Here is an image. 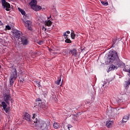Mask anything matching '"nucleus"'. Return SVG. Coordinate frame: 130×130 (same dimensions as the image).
Here are the masks:
<instances>
[{
  "mask_svg": "<svg viewBox=\"0 0 130 130\" xmlns=\"http://www.w3.org/2000/svg\"><path fill=\"white\" fill-rule=\"evenodd\" d=\"M117 59H118L117 52L116 51H112L111 53H109L108 59L106 61V63L107 64H109V63H112L114 60H117Z\"/></svg>",
  "mask_w": 130,
  "mask_h": 130,
  "instance_id": "obj_1",
  "label": "nucleus"
},
{
  "mask_svg": "<svg viewBox=\"0 0 130 130\" xmlns=\"http://www.w3.org/2000/svg\"><path fill=\"white\" fill-rule=\"evenodd\" d=\"M29 6H30L31 9L36 12L40 11V10L42 9L41 6L37 5V1L36 0H32L29 3Z\"/></svg>",
  "mask_w": 130,
  "mask_h": 130,
  "instance_id": "obj_2",
  "label": "nucleus"
},
{
  "mask_svg": "<svg viewBox=\"0 0 130 130\" xmlns=\"http://www.w3.org/2000/svg\"><path fill=\"white\" fill-rule=\"evenodd\" d=\"M17 77H18L17 75V70L16 69H13V72L10 77V85H12L14 84L15 81H16V79H17Z\"/></svg>",
  "mask_w": 130,
  "mask_h": 130,
  "instance_id": "obj_3",
  "label": "nucleus"
},
{
  "mask_svg": "<svg viewBox=\"0 0 130 130\" xmlns=\"http://www.w3.org/2000/svg\"><path fill=\"white\" fill-rule=\"evenodd\" d=\"M34 122L36 123H40L39 126L42 130H48L47 127L46 126V123H45V122L40 121L37 118L36 119V121H35Z\"/></svg>",
  "mask_w": 130,
  "mask_h": 130,
  "instance_id": "obj_4",
  "label": "nucleus"
},
{
  "mask_svg": "<svg viewBox=\"0 0 130 130\" xmlns=\"http://www.w3.org/2000/svg\"><path fill=\"white\" fill-rule=\"evenodd\" d=\"M28 17L26 18H23V21L24 23V26L28 29V30H32V27H31V22L29 21H26L28 19Z\"/></svg>",
  "mask_w": 130,
  "mask_h": 130,
  "instance_id": "obj_5",
  "label": "nucleus"
},
{
  "mask_svg": "<svg viewBox=\"0 0 130 130\" xmlns=\"http://www.w3.org/2000/svg\"><path fill=\"white\" fill-rule=\"evenodd\" d=\"M2 6L4 7V9L6 11H10V9H11V5L6 2V0H2Z\"/></svg>",
  "mask_w": 130,
  "mask_h": 130,
  "instance_id": "obj_6",
  "label": "nucleus"
},
{
  "mask_svg": "<svg viewBox=\"0 0 130 130\" xmlns=\"http://www.w3.org/2000/svg\"><path fill=\"white\" fill-rule=\"evenodd\" d=\"M13 33V35L15 39H20V38L22 36V32L19 30H15Z\"/></svg>",
  "mask_w": 130,
  "mask_h": 130,
  "instance_id": "obj_7",
  "label": "nucleus"
},
{
  "mask_svg": "<svg viewBox=\"0 0 130 130\" xmlns=\"http://www.w3.org/2000/svg\"><path fill=\"white\" fill-rule=\"evenodd\" d=\"M4 101L7 103V104H10V101L11 103H13V99L11 97L10 94H6L4 96Z\"/></svg>",
  "mask_w": 130,
  "mask_h": 130,
  "instance_id": "obj_8",
  "label": "nucleus"
},
{
  "mask_svg": "<svg viewBox=\"0 0 130 130\" xmlns=\"http://www.w3.org/2000/svg\"><path fill=\"white\" fill-rule=\"evenodd\" d=\"M52 25V22L50 20H46L45 22V27L43 26L42 30L44 31H46V27H50Z\"/></svg>",
  "mask_w": 130,
  "mask_h": 130,
  "instance_id": "obj_9",
  "label": "nucleus"
},
{
  "mask_svg": "<svg viewBox=\"0 0 130 130\" xmlns=\"http://www.w3.org/2000/svg\"><path fill=\"white\" fill-rule=\"evenodd\" d=\"M1 106H2L4 110L6 112V113H8V112H9L10 111V107H8V105L6 104V102H3L2 103Z\"/></svg>",
  "mask_w": 130,
  "mask_h": 130,
  "instance_id": "obj_10",
  "label": "nucleus"
},
{
  "mask_svg": "<svg viewBox=\"0 0 130 130\" xmlns=\"http://www.w3.org/2000/svg\"><path fill=\"white\" fill-rule=\"evenodd\" d=\"M124 68L123 69V71H124V72H127V73H128V76H129V77H130V66L128 65H126L125 66H124Z\"/></svg>",
  "mask_w": 130,
  "mask_h": 130,
  "instance_id": "obj_11",
  "label": "nucleus"
},
{
  "mask_svg": "<svg viewBox=\"0 0 130 130\" xmlns=\"http://www.w3.org/2000/svg\"><path fill=\"white\" fill-rule=\"evenodd\" d=\"M21 42L23 45H27V44H28V40H27V38L25 37L24 36L22 37Z\"/></svg>",
  "mask_w": 130,
  "mask_h": 130,
  "instance_id": "obj_12",
  "label": "nucleus"
},
{
  "mask_svg": "<svg viewBox=\"0 0 130 130\" xmlns=\"http://www.w3.org/2000/svg\"><path fill=\"white\" fill-rule=\"evenodd\" d=\"M113 124V121H107L106 123V125L107 127H112V125Z\"/></svg>",
  "mask_w": 130,
  "mask_h": 130,
  "instance_id": "obj_13",
  "label": "nucleus"
},
{
  "mask_svg": "<svg viewBox=\"0 0 130 130\" xmlns=\"http://www.w3.org/2000/svg\"><path fill=\"white\" fill-rule=\"evenodd\" d=\"M18 10L19 11V12H20V13L22 14V15H23V18L24 19H26V18H28V16L27 15H26V12H25V11L18 8Z\"/></svg>",
  "mask_w": 130,
  "mask_h": 130,
  "instance_id": "obj_14",
  "label": "nucleus"
},
{
  "mask_svg": "<svg viewBox=\"0 0 130 130\" xmlns=\"http://www.w3.org/2000/svg\"><path fill=\"white\" fill-rule=\"evenodd\" d=\"M116 65L118 68H124V63L121 62V61H118Z\"/></svg>",
  "mask_w": 130,
  "mask_h": 130,
  "instance_id": "obj_15",
  "label": "nucleus"
},
{
  "mask_svg": "<svg viewBox=\"0 0 130 130\" xmlns=\"http://www.w3.org/2000/svg\"><path fill=\"white\" fill-rule=\"evenodd\" d=\"M117 65H111L110 68H109V70L108 71V72H110L111 71H113L114 70H116L117 69Z\"/></svg>",
  "mask_w": 130,
  "mask_h": 130,
  "instance_id": "obj_16",
  "label": "nucleus"
},
{
  "mask_svg": "<svg viewBox=\"0 0 130 130\" xmlns=\"http://www.w3.org/2000/svg\"><path fill=\"white\" fill-rule=\"evenodd\" d=\"M24 119H25V120H27V121H30V114H29L28 113H25Z\"/></svg>",
  "mask_w": 130,
  "mask_h": 130,
  "instance_id": "obj_17",
  "label": "nucleus"
},
{
  "mask_svg": "<svg viewBox=\"0 0 130 130\" xmlns=\"http://www.w3.org/2000/svg\"><path fill=\"white\" fill-rule=\"evenodd\" d=\"M36 106H38V107H41L42 108H44V107H45V106L41 104V102L40 101L36 102Z\"/></svg>",
  "mask_w": 130,
  "mask_h": 130,
  "instance_id": "obj_18",
  "label": "nucleus"
},
{
  "mask_svg": "<svg viewBox=\"0 0 130 130\" xmlns=\"http://www.w3.org/2000/svg\"><path fill=\"white\" fill-rule=\"evenodd\" d=\"M129 118V115L124 116L122 119V122H126V121H127V120H128Z\"/></svg>",
  "mask_w": 130,
  "mask_h": 130,
  "instance_id": "obj_19",
  "label": "nucleus"
},
{
  "mask_svg": "<svg viewBox=\"0 0 130 130\" xmlns=\"http://www.w3.org/2000/svg\"><path fill=\"white\" fill-rule=\"evenodd\" d=\"M71 54H72L73 55H74L75 56L77 55V50H76L75 49H73L72 50H71L70 51Z\"/></svg>",
  "mask_w": 130,
  "mask_h": 130,
  "instance_id": "obj_20",
  "label": "nucleus"
},
{
  "mask_svg": "<svg viewBox=\"0 0 130 130\" xmlns=\"http://www.w3.org/2000/svg\"><path fill=\"white\" fill-rule=\"evenodd\" d=\"M53 127H54V128H55L56 129H57V128H59V127H60L59 124H58L57 122L54 123Z\"/></svg>",
  "mask_w": 130,
  "mask_h": 130,
  "instance_id": "obj_21",
  "label": "nucleus"
},
{
  "mask_svg": "<svg viewBox=\"0 0 130 130\" xmlns=\"http://www.w3.org/2000/svg\"><path fill=\"white\" fill-rule=\"evenodd\" d=\"M127 91V90L126 89V88L121 89V94L124 95L125 94H126Z\"/></svg>",
  "mask_w": 130,
  "mask_h": 130,
  "instance_id": "obj_22",
  "label": "nucleus"
},
{
  "mask_svg": "<svg viewBox=\"0 0 130 130\" xmlns=\"http://www.w3.org/2000/svg\"><path fill=\"white\" fill-rule=\"evenodd\" d=\"M71 36L72 39H75V37H76V35L75 34V31H74V30H72Z\"/></svg>",
  "mask_w": 130,
  "mask_h": 130,
  "instance_id": "obj_23",
  "label": "nucleus"
},
{
  "mask_svg": "<svg viewBox=\"0 0 130 130\" xmlns=\"http://www.w3.org/2000/svg\"><path fill=\"white\" fill-rule=\"evenodd\" d=\"M60 82H61V77L60 76L58 78L57 81L55 82L57 85H59L60 84Z\"/></svg>",
  "mask_w": 130,
  "mask_h": 130,
  "instance_id": "obj_24",
  "label": "nucleus"
},
{
  "mask_svg": "<svg viewBox=\"0 0 130 130\" xmlns=\"http://www.w3.org/2000/svg\"><path fill=\"white\" fill-rule=\"evenodd\" d=\"M101 4L104 6H108V2L107 1H102Z\"/></svg>",
  "mask_w": 130,
  "mask_h": 130,
  "instance_id": "obj_25",
  "label": "nucleus"
},
{
  "mask_svg": "<svg viewBox=\"0 0 130 130\" xmlns=\"http://www.w3.org/2000/svg\"><path fill=\"white\" fill-rule=\"evenodd\" d=\"M128 85H130V80L125 82V86H126V87H127Z\"/></svg>",
  "mask_w": 130,
  "mask_h": 130,
  "instance_id": "obj_26",
  "label": "nucleus"
},
{
  "mask_svg": "<svg viewBox=\"0 0 130 130\" xmlns=\"http://www.w3.org/2000/svg\"><path fill=\"white\" fill-rule=\"evenodd\" d=\"M40 82L39 81H35V84L38 86V87H40V85L39 84Z\"/></svg>",
  "mask_w": 130,
  "mask_h": 130,
  "instance_id": "obj_27",
  "label": "nucleus"
},
{
  "mask_svg": "<svg viewBox=\"0 0 130 130\" xmlns=\"http://www.w3.org/2000/svg\"><path fill=\"white\" fill-rule=\"evenodd\" d=\"M6 30H11V26H10L9 25H6Z\"/></svg>",
  "mask_w": 130,
  "mask_h": 130,
  "instance_id": "obj_28",
  "label": "nucleus"
},
{
  "mask_svg": "<svg viewBox=\"0 0 130 130\" xmlns=\"http://www.w3.org/2000/svg\"><path fill=\"white\" fill-rule=\"evenodd\" d=\"M65 42L67 43H71V42H72V41L69 39H67V40H66Z\"/></svg>",
  "mask_w": 130,
  "mask_h": 130,
  "instance_id": "obj_29",
  "label": "nucleus"
},
{
  "mask_svg": "<svg viewBox=\"0 0 130 130\" xmlns=\"http://www.w3.org/2000/svg\"><path fill=\"white\" fill-rule=\"evenodd\" d=\"M67 127H68V129L70 130V128H71V127H73V126L71 124H68L67 125Z\"/></svg>",
  "mask_w": 130,
  "mask_h": 130,
  "instance_id": "obj_30",
  "label": "nucleus"
},
{
  "mask_svg": "<svg viewBox=\"0 0 130 130\" xmlns=\"http://www.w3.org/2000/svg\"><path fill=\"white\" fill-rule=\"evenodd\" d=\"M63 36L65 37V38H68V35H67V32H64V33L63 34Z\"/></svg>",
  "mask_w": 130,
  "mask_h": 130,
  "instance_id": "obj_31",
  "label": "nucleus"
},
{
  "mask_svg": "<svg viewBox=\"0 0 130 130\" xmlns=\"http://www.w3.org/2000/svg\"><path fill=\"white\" fill-rule=\"evenodd\" d=\"M38 44H40V45H41V44H43V41H41V42H38Z\"/></svg>",
  "mask_w": 130,
  "mask_h": 130,
  "instance_id": "obj_32",
  "label": "nucleus"
},
{
  "mask_svg": "<svg viewBox=\"0 0 130 130\" xmlns=\"http://www.w3.org/2000/svg\"><path fill=\"white\" fill-rule=\"evenodd\" d=\"M36 117V114H34L32 116V119H34Z\"/></svg>",
  "mask_w": 130,
  "mask_h": 130,
  "instance_id": "obj_33",
  "label": "nucleus"
},
{
  "mask_svg": "<svg viewBox=\"0 0 130 130\" xmlns=\"http://www.w3.org/2000/svg\"><path fill=\"white\" fill-rule=\"evenodd\" d=\"M105 84H106V82H105L104 84L101 83L102 87H104V85H105Z\"/></svg>",
  "mask_w": 130,
  "mask_h": 130,
  "instance_id": "obj_34",
  "label": "nucleus"
},
{
  "mask_svg": "<svg viewBox=\"0 0 130 130\" xmlns=\"http://www.w3.org/2000/svg\"><path fill=\"white\" fill-rule=\"evenodd\" d=\"M111 110H112V111H116V109L113 108L111 109Z\"/></svg>",
  "mask_w": 130,
  "mask_h": 130,
  "instance_id": "obj_35",
  "label": "nucleus"
},
{
  "mask_svg": "<svg viewBox=\"0 0 130 130\" xmlns=\"http://www.w3.org/2000/svg\"><path fill=\"white\" fill-rule=\"evenodd\" d=\"M66 33H67V34H70V33H71V32L69 30H68L67 31H66Z\"/></svg>",
  "mask_w": 130,
  "mask_h": 130,
  "instance_id": "obj_36",
  "label": "nucleus"
},
{
  "mask_svg": "<svg viewBox=\"0 0 130 130\" xmlns=\"http://www.w3.org/2000/svg\"><path fill=\"white\" fill-rule=\"evenodd\" d=\"M2 25H3V22L0 21V26H2Z\"/></svg>",
  "mask_w": 130,
  "mask_h": 130,
  "instance_id": "obj_37",
  "label": "nucleus"
},
{
  "mask_svg": "<svg viewBox=\"0 0 130 130\" xmlns=\"http://www.w3.org/2000/svg\"><path fill=\"white\" fill-rule=\"evenodd\" d=\"M51 17V16H50L49 17H48V20H49V19H50Z\"/></svg>",
  "mask_w": 130,
  "mask_h": 130,
  "instance_id": "obj_38",
  "label": "nucleus"
},
{
  "mask_svg": "<svg viewBox=\"0 0 130 130\" xmlns=\"http://www.w3.org/2000/svg\"><path fill=\"white\" fill-rule=\"evenodd\" d=\"M43 10H45V8H43Z\"/></svg>",
  "mask_w": 130,
  "mask_h": 130,
  "instance_id": "obj_39",
  "label": "nucleus"
},
{
  "mask_svg": "<svg viewBox=\"0 0 130 130\" xmlns=\"http://www.w3.org/2000/svg\"><path fill=\"white\" fill-rule=\"evenodd\" d=\"M35 107H36V106H35Z\"/></svg>",
  "mask_w": 130,
  "mask_h": 130,
  "instance_id": "obj_40",
  "label": "nucleus"
},
{
  "mask_svg": "<svg viewBox=\"0 0 130 130\" xmlns=\"http://www.w3.org/2000/svg\"><path fill=\"white\" fill-rule=\"evenodd\" d=\"M1 68V65H0V68Z\"/></svg>",
  "mask_w": 130,
  "mask_h": 130,
  "instance_id": "obj_41",
  "label": "nucleus"
}]
</instances>
